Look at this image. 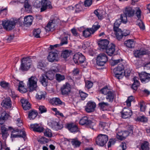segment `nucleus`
Masks as SVG:
<instances>
[{
  "instance_id": "f257e3e1",
  "label": "nucleus",
  "mask_w": 150,
  "mask_h": 150,
  "mask_svg": "<svg viewBox=\"0 0 150 150\" xmlns=\"http://www.w3.org/2000/svg\"><path fill=\"white\" fill-rule=\"evenodd\" d=\"M31 56L23 57L21 60L20 69L22 71H27L30 68L31 64Z\"/></svg>"
},
{
  "instance_id": "f03ea898",
  "label": "nucleus",
  "mask_w": 150,
  "mask_h": 150,
  "mask_svg": "<svg viewBox=\"0 0 150 150\" xmlns=\"http://www.w3.org/2000/svg\"><path fill=\"white\" fill-rule=\"evenodd\" d=\"M16 23L15 21L4 19L2 21L1 25L4 29L6 31H9L14 29Z\"/></svg>"
},
{
  "instance_id": "7ed1b4c3",
  "label": "nucleus",
  "mask_w": 150,
  "mask_h": 150,
  "mask_svg": "<svg viewBox=\"0 0 150 150\" xmlns=\"http://www.w3.org/2000/svg\"><path fill=\"white\" fill-rule=\"evenodd\" d=\"M79 124L82 125H84L86 127L94 129L93 127L96 126V123L92 122L91 120H88L86 116L82 117L80 120Z\"/></svg>"
},
{
  "instance_id": "20e7f679",
  "label": "nucleus",
  "mask_w": 150,
  "mask_h": 150,
  "mask_svg": "<svg viewBox=\"0 0 150 150\" xmlns=\"http://www.w3.org/2000/svg\"><path fill=\"white\" fill-rule=\"evenodd\" d=\"M124 66L122 64H118L117 68L114 69L113 72L114 74V76L117 79H122L124 76L123 74Z\"/></svg>"
},
{
  "instance_id": "39448f33",
  "label": "nucleus",
  "mask_w": 150,
  "mask_h": 150,
  "mask_svg": "<svg viewBox=\"0 0 150 150\" xmlns=\"http://www.w3.org/2000/svg\"><path fill=\"white\" fill-rule=\"evenodd\" d=\"M37 79L35 76H32L28 79L27 85L29 91H32L35 90L37 87Z\"/></svg>"
},
{
  "instance_id": "423d86ee",
  "label": "nucleus",
  "mask_w": 150,
  "mask_h": 150,
  "mask_svg": "<svg viewBox=\"0 0 150 150\" xmlns=\"http://www.w3.org/2000/svg\"><path fill=\"white\" fill-rule=\"evenodd\" d=\"M108 136L105 134H99L97 137L96 142V144L100 146H103L108 140Z\"/></svg>"
},
{
  "instance_id": "0eeeda50",
  "label": "nucleus",
  "mask_w": 150,
  "mask_h": 150,
  "mask_svg": "<svg viewBox=\"0 0 150 150\" xmlns=\"http://www.w3.org/2000/svg\"><path fill=\"white\" fill-rule=\"evenodd\" d=\"M108 61L107 55L104 53L99 54L97 57L96 64L99 66H103Z\"/></svg>"
},
{
  "instance_id": "6e6552de",
  "label": "nucleus",
  "mask_w": 150,
  "mask_h": 150,
  "mask_svg": "<svg viewBox=\"0 0 150 150\" xmlns=\"http://www.w3.org/2000/svg\"><path fill=\"white\" fill-rule=\"evenodd\" d=\"M71 87L70 84L66 83L61 87L60 91L61 94L64 96H69L71 92Z\"/></svg>"
},
{
  "instance_id": "1a4fd4ad",
  "label": "nucleus",
  "mask_w": 150,
  "mask_h": 150,
  "mask_svg": "<svg viewBox=\"0 0 150 150\" xmlns=\"http://www.w3.org/2000/svg\"><path fill=\"white\" fill-rule=\"evenodd\" d=\"M73 59L76 64L79 65L80 64L84 63L85 60L86 58L82 53L78 52L74 54Z\"/></svg>"
},
{
  "instance_id": "9d476101",
  "label": "nucleus",
  "mask_w": 150,
  "mask_h": 150,
  "mask_svg": "<svg viewBox=\"0 0 150 150\" xmlns=\"http://www.w3.org/2000/svg\"><path fill=\"white\" fill-rule=\"evenodd\" d=\"M59 21V20L58 19H54L50 20L45 27L46 30L48 31H53Z\"/></svg>"
},
{
  "instance_id": "9b49d317",
  "label": "nucleus",
  "mask_w": 150,
  "mask_h": 150,
  "mask_svg": "<svg viewBox=\"0 0 150 150\" xmlns=\"http://www.w3.org/2000/svg\"><path fill=\"white\" fill-rule=\"evenodd\" d=\"M40 3L41 12L45 11L47 9L52 8L51 2L48 0H41Z\"/></svg>"
},
{
  "instance_id": "f8f14e48",
  "label": "nucleus",
  "mask_w": 150,
  "mask_h": 150,
  "mask_svg": "<svg viewBox=\"0 0 150 150\" xmlns=\"http://www.w3.org/2000/svg\"><path fill=\"white\" fill-rule=\"evenodd\" d=\"M139 76L141 82L146 83L150 81V74L145 72H141L139 73Z\"/></svg>"
},
{
  "instance_id": "ddd939ff",
  "label": "nucleus",
  "mask_w": 150,
  "mask_h": 150,
  "mask_svg": "<svg viewBox=\"0 0 150 150\" xmlns=\"http://www.w3.org/2000/svg\"><path fill=\"white\" fill-rule=\"evenodd\" d=\"M122 117L124 119H126L130 117L132 115V112L130 109L126 107L124 108L122 111L121 112Z\"/></svg>"
},
{
  "instance_id": "4468645a",
  "label": "nucleus",
  "mask_w": 150,
  "mask_h": 150,
  "mask_svg": "<svg viewBox=\"0 0 150 150\" xmlns=\"http://www.w3.org/2000/svg\"><path fill=\"white\" fill-rule=\"evenodd\" d=\"M109 42L107 39H101L98 42V45L99 47L103 50L105 51V49L109 45Z\"/></svg>"
},
{
  "instance_id": "2eb2a0df",
  "label": "nucleus",
  "mask_w": 150,
  "mask_h": 150,
  "mask_svg": "<svg viewBox=\"0 0 150 150\" xmlns=\"http://www.w3.org/2000/svg\"><path fill=\"white\" fill-rule=\"evenodd\" d=\"M135 11L132 7L127 6L126 7L124 11V14L128 17L133 16L134 15Z\"/></svg>"
},
{
  "instance_id": "dca6fc26",
  "label": "nucleus",
  "mask_w": 150,
  "mask_h": 150,
  "mask_svg": "<svg viewBox=\"0 0 150 150\" xmlns=\"http://www.w3.org/2000/svg\"><path fill=\"white\" fill-rule=\"evenodd\" d=\"M47 59L50 62H57L58 60V55L57 52H49Z\"/></svg>"
},
{
  "instance_id": "f3484780",
  "label": "nucleus",
  "mask_w": 150,
  "mask_h": 150,
  "mask_svg": "<svg viewBox=\"0 0 150 150\" xmlns=\"http://www.w3.org/2000/svg\"><path fill=\"white\" fill-rule=\"evenodd\" d=\"M96 107V104L95 102L91 101L88 102L85 108L86 111L88 113L93 111Z\"/></svg>"
},
{
  "instance_id": "a211bd4d",
  "label": "nucleus",
  "mask_w": 150,
  "mask_h": 150,
  "mask_svg": "<svg viewBox=\"0 0 150 150\" xmlns=\"http://www.w3.org/2000/svg\"><path fill=\"white\" fill-rule=\"evenodd\" d=\"M66 127L71 132H77L78 131L77 126L74 123H68L66 125Z\"/></svg>"
},
{
  "instance_id": "6ab92c4d",
  "label": "nucleus",
  "mask_w": 150,
  "mask_h": 150,
  "mask_svg": "<svg viewBox=\"0 0 150 150\" xmlns=\"http://www.w3.org/2000/svg\"><path fill=\"white\" fill-rule=\"evenodd\" d=\"M129 135H130L127 131H121L117 133L116 137L117 139L122 140L125 139Z\"/></svg>"
},
{
  "instance_id": "aec40b11",
  "label": "nucleus",
  "mask_w": 150,
  "mask_h": 150,
  "mask_svg": "<svg viewBox=\"0 0 150 150\" xmlns=\"http://www.w3.org/2000/svg\"><path fill=\"white\" fill-rule=\"evenodd\" d=\"M8 129L5 127L4 125H2L1 127V133L0 134H2L3 139L6 140L9 136V134L8 132Z\"/></svg>"
},
{
  "instance_id": "412c9836",
  "label": "nucleus",
  "mask_w": 150,
  "mask_h": 150,
  "mask_svg": "<svg viewBox=\"0 0 150 150\" xmlns=\"http://www.w3.org/2000/svg\"><path fill=\"white\" fill-rule=\"evenodd\" d=\"M115 45L114 44L111 43L109 45L105 51H106V53L109 56H111L114 54L115 52Z\"/></svg>"
},
{
  "instance_id": "4be33fe9",
  "label": "nucleus",
  "mask_w": 150,
  "mask_h": 150,
  "mask_svg": "<svg viewBox=\"0 0 150 150\" xmlns=\"http://www.w3.org/2000/svg\"><path fill=\"white\" fill-rule=\"evenodd\" d=\"M24 110H29L31 108V105L26 99L22 98L20 100Z\"/></svg>"
},
{
  "instance_id": "5701e85b",
  "label": "nucleus",
  "mask_w": 150,
  "mask_h": 150,
  "mask_svg": "<svg viewBox=\"0 0 150 150\" xmlns=\"http://www.w3.org/2000/svg\"><path fill=\"white\" fill-rule=\"evenodd\" d=\"M1 105L6 108H10L11 107V102L10 98H7L2 102Z\"/></svg>"
},
{
  "instance_id": "b1692460",
  "label": "nucleus",
  "mask_w": 150,
  "mask_h": 150,
  "mask_svg": "<svg viewBox=\"0 0 150 150\" xmlns=\"http://www.w3.org/2000/svg\"><path fill=\"white\" fill-rule=\"evenodd\" d=\"M45 74H42L40 78V81L41 84L44 87H46L48 84V81L47 77Z\"/></svg>"
},
{
  "instance_id": "393cba45",
  "label": "nucleus",
  "mask_w": 150,
  "mask_h": 150,
  "mask_svg": "<svg viewBox=\"0 0 150 150\" xmlns=\"http://www.w3.org/2000/svg\"><path fill=\"white\" fill-rule=\"evenodd\" d=\"M30 127L33 131L39 132H42L44 129L42 127L40 126L37 124H31L30 125Z\"/></svg>"
},
{
  "instance_id": "a878e982",
  "label": "nucleus",
  "mask_w": 150,
  "mask_h": 150,
  "mask_svg": "<svg viewBox=\"0 0 150 150\" xmlns=\"http://www.w3.org/2000/svg\"><path fill=\"white\" fill-rule=\"evenodd\" d=\"M33 17L31 16H25L24 18V24L26 26H30L32 23Z\"/></svg>"
},
{
  "instance_id": "bb28decb",
  "label": "nucleus",
  "mask_w": 150,
  "mask_h": 150,
  "mask_svg": "<svg viewBox=\"0 0 150 150\" xmlns=\"http://www.w3.org/2000/svg\"><path fill=\"white\" fill-rule=\"evenodd\" d=\"M105 97L106 99L110 102L112 103L115 98L116 96L114 92L113 91H109L106 95Z\"/></svg>"
},
{
  "instance_id": "cd10ccee",
  "label": "nucleus",
  "mask_w": 150,
  "mask_h": 150,
  "mask_svg": "<svg viewBox=\"0 0 150 150\" xmlns=\"http://www.w3.org/2000/svg\"><path fill=\"white\" fill-rule=\"evenodd\" d=\"M50 102L53 105L59 106L62 105L63 102L59 98H53L50 100Z\"/></svg>"
},
{
  "instance_id": "c85d7f7f",
  "label": "nucleus",
  "mask_w": 150,
  "mask_h": 150,
  "mask_svg": "<svg viewBox=\"0 0 150 150\" xmlns=\"http://www.w3.org/2000/svg\"><path fill=\"white\" fill-rule=\"evenodd\" d=\"M133 81L134 82L132 84V88L133 89L136 91L140 85V82L139 81V79L137 77L134 76L133 78Z\"/></svg>"
},
{
  "instance_id": "c756f323",
  "label": "nucleus",
  "mask_w": 150,
  "mask_h": 150,
  "mask_svg": "<svg viewBox=\"0 0 150 150\" xmlns=\"http://www.w3.org/2000/svg\"><path fill=\"white\" fill-rule=\"evenodd\" d=\"M98 105L100 109L103 111L107 110L110 105L108 103L104 102L99 103Z\"/></svg>"
},
{
  "instance_id": "7c9ffc66",
  "label": "nucleus",
  "mask_w": 150,
  "mask_h": 150,
  "mask_svg": "<svg viewBox=\"0 0 150 150\" xmlns=\"http://www.w3.org/2000/svg\"><path fill=\"white\" fill-rule=\"evenodd\" d=\"M115 32V35L116 39L118 40H120L122 39L123 38V34H122V31L121 29H119L113 30Z\"/></svg>"
},
{
  "instance_id": "2f4dec72",
  "label": "nucleus",
  "mask_w": 150,
  "mask_h": 150,
  "mask_svg": "<svg viewBox=\"0 0 150 150\" xmlns=\"http://www.w3.org/2000/svg\"><path fill=\"white\" fill-rule=\"evenodd\" d=\"M38 113L35 110H32L29 112L28 117L30 120L34 119L37 116Z\"/></svg>"
},
{
  "instance_id": "473e14b6",
  "label": "nucleus",
  "mask_w": 150,
  "mask_h": 150,
  "mask_svg": "<svg viewBox=\"0 0 150 150\" xmlns=\"http://www.w3.org/2000/svg\"><path fill=\"white\" fill-rule=\"evenodd\" d=\"M20 134H11V137L13 138H18L22 137L24 139H25L26 135L25 132L24 131H21L20 132Z\"/></svg>"
},
{
  "instance_id": "72a5a7b5",
  "label": "nucleus",
  "mask_w": 150,
  "mask_h": 150,
  "mask_svg": "<svg viewBox=\"0 0 150 150\" xmlns=\"http://www.w3.org/2000/svg\"><path fill=\"white\" fill-rule=\"evenodd\" d=\"M70 140L72 145L75 147H79L81 144V142L78 140V138H77L70 139Z\"/></svg>"
},
{
  "instance_id": "f704fd0d",
  "label": "nucleus",
  "mask_w": 150,
  "mask_h": 150,
  "mask_svg": "<svg viewBox=\"0 0 150 150\" xmlns=\"http://www.w3.org/2000/svg\"><path fill=\"white\" fill-rule=\"evenodd\" d=\"M141 149L142 150H149V144L147 141H144L140 144Z\"/></svg>"
},
{
  "instance_id": "c9c22d12",
  "label": "nucleus",
  "mask_w": 150,
  "mask_h": 150,
  "mask_svg": "<svg viewBox=\"0 0 150 150\" xmlns=\"http://www.w3.org/2000/svg\"><path fill=\"white\" fill-rule=\"evenodd\" d=\"M126 46L129 48H132L134 47V42L132 39H129L126 41L125 42Z\"/></svg>"
},
{
  "instance_id": "e433bc0d",
  "label": "nucleus",
  "mask_w": 150,
  "mask_h": 150,
  "mask_svg": "<svg viewBox=\"0 0 150 150\" xmlns=\"http://www.w3.org/2000/svg\"><path fill=\"white\" fill-rule=\"evenodd\" d=\"M90 29L87 28L83 31V35L85 37L87 38L89 37L92 34L91 32L90 31Z\"/></svg>"
},
{
  "instance_id": "4c0bfd02",
  "label": "nucleus",
  "mask_w": 150,
  "mask_h": 150,
  "mask_svg": "<svg viewBox=\"0 0 150 150\" xmlns=\"http://www.w3.org/2000/svg\"><path fill=\"white\" fill-rule=\"evenodd\" d=\"M52 124L54 125V127L56 130L61 129L63 127V125L61 123L53 121Z\"/></svg>"
},
{
  "instance_id": "58836bf2",
  "label": "nucleus",
  "mask_w": 150,
  "mask_h": 150,
  "mask_svg": "<svg viewBox=\"0 0 150 150\" xmlns=\"http://www.w3.org/2000/svg\"><path fill=\"white\" fill-rule=\"evenodd\" d=\"M71 53V51L70 50H65L62 52L61 56L64 58H67L69 57Z\"/></svg>"
},
{
  "instance_id": "ea45409f",
  "label": "nucleus",
  "mask_w": 150,
  "mask_h": 150,
  "mask_svg": "<svg viewBox=\"0 0 150 150\" xmlns=\"http://www.w3.org/2000/svg\"><path fill=\"white\" fill-rule=\"evenodd\" d=\"M137 121L138 122H146L148 121L147 118L144 115L139 116L137 117Z\"/></svg>"
},
{
  "instance_id": "a19ab883",
  "label": "nucleus",
  "mask_w": 150,
  "mask_h": 150,
  "mask_svg": "<svg viewBox=\"0 0 150 150\" xmlns=\"http://www.w3.org/2000/svg\"><path fill=\"white\" fill-rule=\"evenodd\" d=\"M41 32V29L40 28L35 29L33 32V34L35 37L40 38V34Z\"/></svg>"
},
{
  "instance_id": "79ce46f5",
  "label": "nucleus",
  "mask_w": 150,
  "mask_h": 150,
  "mask_svg": "<svg viewBox=\"0 0 150 150\" xmlns=\"http://www.w3.org/2000/svg\"><path fill=\"white\" fill-rule=\"evenodd\" d=\"M47 76L49 80H52L54 78V74L51 71H48L46 74H45Z\"/></svg>"
},
{
  "instance_id": "37998d69",
  "label": "nucleus",
  "mask_w": 150,
  "mask_h": 150,
  "mask_svg": "<svg viewBox=\"0 0 150 150\" xmlns=\"http://www.w3.org/2000/svg\"><path fill=\"white\" fill-rule=\"evenodd\" d=\"M36 98L38 100H41L42 98L44 99L45 98V96L43 92H40L37 93Z\"/></svg>"
},
{
  "instance_id": "c03bdc74",
  "label": "nucleus",
  "mask_w": 150,
  "mask_h": 150,
  "mask_svg": "<svg viewBox=\"0 0 150 150\" xmlns=\"http://www.w3.org/2000/svg\"><path fill=\"white\" fill-rule=\"evenodd\" d=\"M110 91L107 86H105L100 90V92L104 95H106L109 91Z\"/></svg>"
},
{
  "instance_id": "a18cd8bd",
  "label": "nucleus",
  "mask_w": 150,
  "mask_h": 150,
  "mask_svg": "<svg viewBox=\"0 0 150 150\" xmlns=\"http://www.w3.org/2000/svg\"><path fill=\"white\" fill-rule=\"evenodd\" d=\"M47 65V64L45 63L43 61L40 60L38 62L37 66L38 68L42 69V68H45Z\"/></svg>"
},
{
  "instance_id": "49530a36",
  "label": "nucleus",
  "mask_w": 150,
  "mask_h": 150,
  "mask_svg": "<svg viewBox=\"0 0 150 150\" xmlns=\"http://www.w3.org/2000/svg\"><path fill=\"white\" fill-rule=\"evenodd\" d=\"M121 22V20L120 19L117 20L114 23L113 30H116V29H119V27Z\"/></svg>"
},
{
  "instance_id": "de8ad7c7",
  "label": "nucleus",
  "mask_w": 150,
  "mask_h": 150,
  "mask_svg": "<svg viewBox=\"0 0 150 150\" xmlns=\"http://www.w3.org/2000/svg\"><path fill=\"white\" fill-rule=\"evenodd\" d=\"M56 80L58 82H60L63 80L65 79V76L63 75H62L60 74H56L55 75Z\"/></svg>"
},
{
  "instance_id": "09e8293b",
  "label": "nucleus",
  "mask_w": 150,
  "mask_h": 150,
  "mask_svg": "<svg viewBox=\"0 0 150 150\" xmlns=\"http://www.w3.org/2000/svg\"><path fill=\"white\" fill-rule=\"evenodd\" d=\"M134 100V98L132 96H129L126 100V102L127 105L128 107L131 106V102Z\"/></svg>"
},
{
  "instance_id": "8fccbe9b",
  "label": "nucleus",
  "mask_w": 150,
  "mask_h": 150,
  "mask_svg": "<svg viewBox=\"0 0 150 150\" xmlns=\"http://www.w3.org/2000/svg\"><path fill=\"white\" fill-rule=\"evenodd\" d=\"M79 92L81 100H84L87 97L88 94L81 90L79 91Z\"/></svg>"
},
{
  "instance_id": "3c124183",
  "label": "nucleus",
  "mask_w": 150,
  "mask_h": 150,
  "mask_svg": "<svg viewBox=\"0 0 150 150\" xmlns=\"http://www.w3.org/2000/svg\"><path fill=\"white\" fill-rule=\"evenodd\" d=\"M38 141L41 144H44L45 143H47L48 142V140L45 137H42L39 138L38 140Z\"/></svg>"
},
{
  "instance_id": "603ef678",
  "label": "nucleus",
  "mask_w": 150,
  "mask_h": 150,
  "mask_svg": "<svg viewBox=\"0 0 150 150\" xmlns=\"http://www.w3.org/2000/svg\"><path fill=\"white\" fill-rule=\"evenodd\" d=\"M131 73V70L129 68H128L126 69L123 74H124V76L127 78H128L130 76V75Z\"/></svg>"
},
{
  "instance_id": "864d4df0",
  "label": "nucleus",
  "mask_w": 150,
  "mask_h": 150,
  "mask_svg": "<svg viewBox=\"0 0 150 150\" xmlns=\"http://www.w3.org/2000/svg\"><path fill=\"white\" fill-rule=\"evenodd\" d=\"M93 84V83L91 81L87 80L85 82V87L89 89L92 87Z\"/></svg>"
},
{
  "instance_id": "5fc2aeb1",
  "label": "nucleus",
  "mask_w": 150,
  "mask_h": 150,
  "mask_svg": "<svg viewBox=\"0 0 150 150\" xmlns=\"http://www.w3.org/2000/svg\"><path fill=\"white\" fill-rule=\"evenodd\" d=\"M93 0H85L83 5L86 7H90L92 4Z\"/></svg>"
},
{
  "instance_id": "6e6d98bb",
  "label": "nucleus",
  "mask_w": 150,
  "mask_h": 150,
  "mask_svg": "<svg viewBox=\"0 0 150 150\" xmlns=\"http://www.w3.org/2000/svg\"><path fill=\"white\" fill-rule=\"evenodd\" d=\"M127 16H126V15L124 14H121L120 15V19L122 22L124 23H126L127 21Z\"/></svg>"
},
{
  "instance_id": "4d7b16f0",
  "label": "nucleus",
  "mask_w": 150,
  "mask_h": 150,
  "mask_svg": "<svg viewBox=\"0 0 150 150\" xmlns=\"http://www.w3.org/2000/svg\"><path fill=\"white\" fill-rule=\"evenodd\" d=\"M116 140L115 139H110L109 140L108 144V148L110 147L112 145H114L116 142Z\"/></svg>"
},
{
  "instance_id": "13d9d810",
  "label": "nucleus",
  "mask_w": 150,
  "mask_h": 150,
  "mask_svg": "<svg viewBox=\"0 0 150 150\" xmlns=\"http://www.w3.org/2000/svg\"><path fill=\"white\" fill-rule=\"evenodd\" d=\"M100 27L99 25H93L91 28H90L91 29L90 31L91 32L92 34H93L100 28Z\"/></svg>"
},
{
  "instance_id": "bf43d9fd",
  "label": "nucleus",
  "mask_w": 150,
  "mask_h": 150,
  "mask_svg": "<svg viewBox=\"0 0 150 150\" xmlns=\"http://www.w3.org/2000/svg\"><path fill=\"white\" fill-rule=\"evenodd\" d=\"M38 109L41 113L46 112L47 111V108L43 105H40L39 106Z\"/></svg>"
},
{
  "instance_id": "052dcab7",
  "label": "nucleus",
  "mask_w": 150,
  "mask_h": 150,
  "mask_svg": "<svg viewBox=\"0 0 150 150\" xmlns=\"http://www.w3.org/2000/svg\"><path fill=\"white\" fill-rule=\"evenodd\" d=\"M44 135L48 137H51L52 136V134L50 129H47L44 132Z\"/></svg>"
},
{
  "instance_id": "680f3d73",
  "label": "nucleus",
  "mask_w": 150,
  "mask_h": 150,
  "mask_svg": "<svg viewBox=\"0 0 150 150\" xmlns=\"http://www.w3.org/2000/svg\"><path fill=\"white\" fill-rule=\"evenodd\" d=\"M67 39V37H63L62 39L61 42L60 44L62 46L64 45L67 44L68 43Z\"/></svg>"
},
{
  "instance_id": "e2e57ef3",
  "label": "nucleus",
  "mask_w": 150,
  "mask_h": 150,
  "mask_svg": "<svg viewBox=\"0 0 150 150\" xmlns=\"http://www.w3.org/2000/svg\"><path fill=\"white\" fill-rule=\"evenodd\" d=\"M0 86L4 88H7L9 86V83L5 81H2L0 82Z\"/></svg>"
},
{
  "instance_id": "0e129e2a",
  "label": "nucleus",
  "mask_w": 150,
  "mask_h": 150,
  "mask_svg": "<svg viewBox=\"0 0 150 150\" xmlns=\"http://www.w3.org/2000/svg\"><path fill=\"white\" fill-rule=\"evenodd\" d=\"M140 110L142 112H144L145 110V105L144 102H140L139 103Z\"/></svg>"
},
{
  "instance_id": "69168bd1",
  "label": "nucleus",
  "mask_w": 150,
  "mask_h": 150,
  "mask_svg": "<svg viewBox=\"0 0 150 150\" xmlns=\"http://www.w3.org/2000/svg\"><path fill=\"white\" fill-rule=\"evenodd\" d=\"M71 31L73 36L77 37L79 36V34L75 28H73L71 30Z\"/></svg>"
},
{
  "instance_id": "338daca9",
  "label": "nucleus",
  "mask_w": 150,
  "mask_h": 150,
  "mask_svg": "<svg viewBox=\"0 0 150 150\" xmlns=\"http://www.w3.org/2000/svg\"><path fill=\"white\" fill-rule=\"evenodd\" d=\"M142 13V11L141 9L138 8L136 11V14L138 19H140L141 18V16Z\"/></svg>"
},
{
  "instance_id": "774afa93",
  "label": "nucleus",
  "mask_w": 150,
  "mask_h": 150,
  "mask_svg": "<svg viewBox=\"0 0 150 150\" xmlns=\"http://www.w3.org/2000/svg\"><path fill=\"white\" fill-rule=\"evenodd\" d=\"M120 149L125 150L127 148L126 144L125 142L122 143L119 147Z\"/></svg>"
}]
</instances>
